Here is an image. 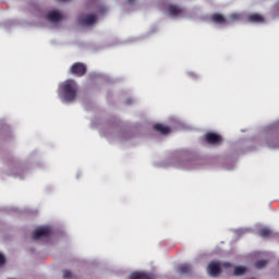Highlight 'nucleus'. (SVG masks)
Instances as JSON below:
<instances>
[{"label": "nucleus", "mask_w": 279, "mask_h": 279, "mask_svg": "<svg viewBox=\"0 0 279 279\" xmlns=\"http://www.w3.org/2000/svg\"><path fill=\"white\" fill-rule=\"evenodd\" d=\"M61 92L63 93L64 101L71 104V101H75V97H77V84L74 80H68L62 83Z\"/></svg>", "instance_id": "f257e3e1"}, {"label": "nucleus", "mask_w": 279, "mask_h": 279, "mask_svg": "<svg viewBox=\"0 0 279 279\" xmlns=\"http://www.w3.org/2000/svg\"><path fill=\"white\" fill-rule=\"evenodd\" d=\"M49 236H51V229L49 227H39L32 233L33 241L49 239Z\"/></svg>", "instance_id": "f03ea898"}, {"label": "nucleus", "mask_w": 279, "mask_h": 279, "mask_svg": "<svg viewBox=\"0 0 279 279\" xmlns=\"http://www.w3.org/2000/svg\"><path fill=\"white\" fill-rule=\"evenodd\" d=\"M86 71H88V69L86 68V64L82 62H75L70 68V73L75 75V77H84V75H86Z\"/></svg>", "instance_id": "7ed1b4c3"}, {"label": "nucleus", "mask_w": 279, "mask_h": 279, "mask_svg": "<svg viewBox=\"0 0 279 279\" xmlns=\"http://www.w3.org/2000/svg\"><path fill=\"white\" fill-rule=\"evenodd\" d=\"M207 271L211 277L219 276L221 274V265L217 262H211L207 267Z\"/></svg>", "instance_id": "20e7f679"}, {"label": "nucleus", "mask_w": 279, "mask_h": 279, "mask_svg": "<svg viewBox=\"0 0 279 279\" xmlns=\"http://www.w3.org/2000/svg\"><path fill=\"white\" fill-rule=\"evenodd\" d=\"M81 25H84L85 27H90V25H95L97 21V15L95 14H87L81 17Z\"/></svg>", "instance_id": "39448f33"}, {"label": "nucleus", "mask_w": 279, "mask_h": 279, "mask_svg": "<svg viewBox=\"0 0 279 279\" xmlns=\"http://www.w3.org/2000/svg\"><path fill=\"white\" fill-rule=\"evenodd\" d=\"M205 138L209 145H219V143L222 141L221 135L217 133H207Z\"/></svg>", "instance_id": "423d86ee"}, {"label": "nucleus", "mask_w": 279, "mask_h": 279, "mask_svg": "<svg viewBox=\"0 0 279 279\" xmlns=\"http://www.w3.org/2000/svg\"><path fill=\"white\" fill-rule=\"evenodd\" d=\"M47 21H49V23H58L59 21H62V14H60V12L53 10L48 12L47 14Z\"/></svg>", "instance_id": "0eeeda50"}, {"label": "nucleus", "mask_w": 279, "mask_h": 279, "mask_svg": "<svg viewBox=\"0 0 279 279\" xmlns=\"http://www.w3.org/2000/svg\"><path fill=\"white\" fill-rule=\"evenodd\" d=\"M168 12L170 16H182V14H184V9L175 4H170L168 5Z\"/></svg>", "instance_id": "6e6552de"}, {"label": "nucleus", "mask_w": 279, "mask_h": 279, "mask_svg": "<svg viewBox=\"0 0 279 279\" xmlns=\"http://www.w3.org/2000/svg\"><path fill=\"white\" fill-rule=\"evenodd\" d=\"M153 129L156 132H159V134H162L163 136H167V134H169L171 132V128H169L165 124H161V123L154 124Z\"/></svg>", "instance_id": "1a4fd4ad"}, {"label": "nucleus", "mask_w": 279, "mask_h": 279, "mask_svg": "<svg viewBox=\"0 0 279 279\" xmlns=\"http://www.w3.org/2000/svg\"><path fill=\"white\" fill-rule=\"evenodd\" d=\"M129 279H156V275L145 272H133L130 275Z\"/></svg>", "instance_id": "9d476101"}, {"label": "nucleus", "mask_w": 279, "mask_h": 279, "mask_svg": "<svg viewBox=\"0 0 279 279\" xmlns=\"http://www.w3.org/2000/svg\"><path fill=\"white\" fill-rule=\"evenodd\" d=\"M210 19H211L213 23H216V25H227L228 24V20H226L225 16L219 13H214Z\"/></svg>", "instance_id": "9b49d317"}, {"label": "nucleus", "mask_w": 279, "mask_h": 279, "mask_svg": "<svg viewBox=\"0 0 279 279\" xmlns=\"http://www.w3.org/2000/svg\"><path fill=\"white\" fill-rule=\"evenodd\" d=\"M250 23H265V17L258 13H253L247 16Z\"/></svg>", "instance_id": "f8f14e48"}, {"label": "nucleus", "mask_w": 279, "mask_h": 279, "mask_svg": "<svg viewBox=\"0 0 279 279\" xmlns=\"http://www.w3.org/2000/svg\"><path fill=\"white\" fill-rule=\"evenodd\" d=\"M258 234L263 239H267V238L271 236V230H269L268 228H263L259 230Z\"/></svg>", "instance_id": "ddd939ff"}, {"label": "nucleus", "mask_w": 279, "mask_h": 279, "mask_svg": "<svg viewBox=\"0 0 279 279\" xmlns=\"http://www.w3.org/2000/svg\"><path fill=\"white\" fill-rule=\"evenodd\" d=\"M190 271H192L191 265L183 264L179 266V274H189Z\"/></svg>", "instance_id": "4468645a"}, {"label": "nucleus", "mask_w": 279, "mask_h": 279, "mask_svg": "<svg viewBox=\"0 0 279 279\" xmlns=\"http://www.w3.org/2000/svg\"><path fill=\"white\" fill-rule=\"evenodd\" d=\"M245 271H247V269L243 266H236L234 268V276H243V274H245Z\"/></svg>", "instance_id": "2eb2a0df"}, {"label": "nucleus", "mask_w": 279, "mask_h": 279, "mask_svg": "<svg viewBox=\"0 0 279 279\" xmlns=\"http://www.w3.org/2000/svg\"><path fill=\"white\" fill-rule=\"evenodd\" d=\"M267 265V259H260L255 263L256 269H263Z\"/></svg>", "instance_id": "dca6fc26"}, {"label": "nucleus", "mask_w": 279, "mask_h": 279, "mask_svg": "<svg viewBox=\"0 0 279 279\" xmlns=\"http://www.w3.org/2000/svg\"><path fill=\"white\" fill-rule=\"evenodd\" d=\"M230 19H231L232 21H239V20L241 19V14H239V13H232V14L230 15Z\"/></svg>", "instance_id": "f3484780"}, {"label": "nucleus", "mask_w": 279, "mask_h": 279, "mask_svg": "<svg viewBox=\"0 0 279 279\" xmlns=\"http://www.w3.org/2000/svg\"><path fill=\"white\" fill-rule=\"evenodd\" d=\"M72 276H73V275L71 274V271H69V270H64V271H63V278H64V279L72 278Z\"/></svg>", "instance_id": "a211bd4d"}, {"label": "nucleus", "mask_w": 279, "mask_h": 279, "mask_svg": "<svg viewBox=\"0 0 279 279\" xmlns=\"http://www.w3.org/2000/svg\"><path fill=\"white\" fill-rule=\"evenodd\" d=\"M4 264H5V257L0 254V265H4Z\"/></svg>", "instance_id": "6ab92c4d"}, {"label": "nucleus", "mask_w": 279, "mask_h": 279, "mask_svg": "<svg viewBox=\"0 0 279 279\" xmlns=\"http://www.w3.org/2000/svg\"><path fill=\"white\" fill-rule=\"evenodd\" d=\"M223 267H226V269H228V267H232V264H230V263H225V264H223Z\"/></svg>", "instance_id": "aec40b11"}, {"label": "nucleus", "mask_w": 279, "mask_h": 279, "mask_svg": "<svg viewBox=\"0 0 279 279\" xmlns=\"http://www.w3.org/2000/svg\"><path fill=\"white\" fill-rule=\"evenodd\" d=\"M128 1H129V3H134L135 0H128Z\"/></svg>", "instance_id": "412c9836"}, {"label": "nucleus", "mask_w": 279, "mask_h": 279, "mask_svg": "<svg viewBox=\"0 0 279 279\" xmlns=\"http://www.w3.org/2000/svg\"><path fill=\"white\" fill-rule=\"evenodd\" d=\"M268 147H276V145L268 144Z\"/></svg>", "instance_id": "4be33fe9"}, {"label": "nucleus", "mask_w": 279, "mask_h": 279, "mask_svg": "<svg viewBox=\"0 0 279 279\" xmlns=\"http://www.w3.org/2000/svg\"><path fill=\"white\" fill-rule=\"evenodd\" d=\"M59 1H69V0H59Z\"/></svg>", "instance_id": "5701e85b"}]
</instances>
